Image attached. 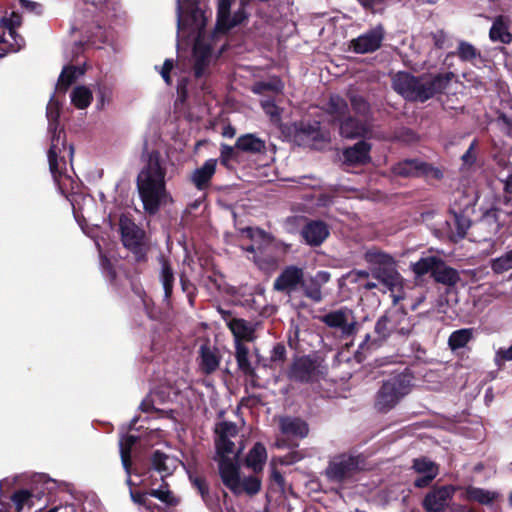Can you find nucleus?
Segmentation results:
<instances>
[{
  "label": "nucleus",
  "mask_w": 512,
  "mask_h": 512,
  "mask_svg": "<svg viewBox=\"0 0 512 512\" xmlns=\"http://www.w3.org/2000/svg\"><path fill=\"white\" fill-rule=\"evenodd\" d=\"M141 160L143 166L136 177V188L144 211L153 216L171 200L166 187L167 166L160 151H149L146 142Z\"/></svg>",
  "instance_id": "nucleus-1"
},
{
  "label": "nucleus",
  "mask_w": 512,
  "mask_h": 512,
  "mask_svg": "<svg viewBox=\"0 0 512 512\" xmlns=\"http://www.w3.org/2000/svg\"><path fill=\"white\" fill-rule=\"evenodd\" d=\"M393 307H390L375 322L373 334L367 333L355 352V359L361 363L381 348L390 339H406L414 329V323L403 307L397 304L403 295L392 294Z\"/></svg>",
  "instance_id": "nucleus-2"
},
{
  "label": "nucleus",
  "mask_w": 512,
  "mask_h": 512,
  "mask_svg": "<svg viewBox=\"0 0 512 512\" xmlns=\"http://www.w3.org/2000/svg\"><path fill=\"white\" fill-rule=\"evenodd\" d=\"M46 115L49 121V129L53 132L51 145L47 153L49 170L59 192L67 196L74 189V180L66 173V156L72 159L74 148L72 145L67 148L65 133L62 129L57 132L60 103L54 95L47 105Z\"/></svg>",
  "instance_id": "nucleus-3"
},
{
  "label": "nucleus",
  "mask_w": 512,
  "mask_h": 512,
  "mask_svg": "<svg viewBox=\"0 0 512 512\" xmlns=\"http://www.w3.org/2000/svg\"><path fill=\"white\" fill-rule=\"evenodd\" d=\"M453 77L452 72H426L416 76L408 71H399L392 77V88L406 101L424 103L442 94Z\"/></svg>",
  "instance_id": "nucleus-4"
},
{
  "label": "nucleus",
  "mask_w": 512,
  "mask_h": 512,
  "mask_svg": "<svg viewBox=\"0 0 512 512\" xmlns=\"http://www.w3.org/2000/svg\"><path fill=\"white\" fill-rule=\"evenodd\" d=\"M363 258L371 266V276L385 285L392 294L397 287H401L402 277L392 255L371 247L365 251Z\"/></svg>",
  "instance_id": "nucleus-5"
},
{
  "label": "nucleus",
  "mask_w": 512,
  "mask_h": 512,
  "mask_svg": "<svg viewBox=\"0 0 512 512\" xmlns=\"http://www.w3.org/2000/svg\"><path fill=\"white\" fill-rule=\"evenodd\" d=\"M413 374L408 368L384 381L375 398V409L387 413L407 395L412 387Z\"/></svg>",
  "instance_id": "nucleus-6"
},
{
  "label": "nucleus",
  "mask_w": 512,
  "mask_h": 512,
  "mask_svg": "<svg viewBox=\"0 0 512 512\" xmlns=\"http://www.w3.org/2000/svg\"><path fill=\"white\" fill-rule=\"evenodd\" d=\"M366 457L363 454L342 453L329 461L325 470L327 479L335 483H345L365 469Z\"/></svg>",
  "instance_id": "nucleus-7"
},
{
  "label": "nucleus",
  "mask_w": 512,
  "mask_h": 512,
  "mask_svg": "<svg viewBox=\"0 0 512 512\" xmlns=\"http://www.w3.org/2000/svg\"><path fill=\"white\" fill-rule=\"evenodd\" d=\"M119 226L123 246L133 254L137 263L146 262L149 247L145 242V231L127 217L120 218Z\"/></svg>",
  "instance_id": "nucleus-8"
},
{
  "label": "nucleus",
  "mask_w": 512,
  "mask_h": 512,
  "mask_svg": "<svg viewBox=\"0 0 512 512\" xmlns=\"http://www.w3.org/2000/svg\"><path fill=\"white\" fill-rule=\"evenodd\" d=\"M187 3L186 11L178 0L177 5V28L178 31L189 30L190 34H197L196 39H200L203 36L207 17L205 12L198 7L196 0H185Z\"/></svg>",
  "instance_id": "nucleus-9"
},
{
  "label": "nucleus",
  "mask_w": 512,
  "mask_h": 512,
  "mask_svg": "<svg viewBox=\"0 0 512 512\" xmlns=\"http://www.w3.org/2000/svg\"><path fill=\"white\" fill-rule=\"evenodd\" d=\"M320 361L317 357L305 355L294 359L289 366L286 375L290 381L308 384L319 380L322 373L320 370Z\"/></svg>",
  "instance_id": "nucleus-10"
},
{
  "label": "nucleus",
  "mask_w": 512,
  "mask_h": 512,
  "mask_svg": "<svg viewBox=\"0 0 512 512\" xmlns=\"http://www.w3.org/2000/svg\"><path fill=\"white\" fill-rule=\"evenodd\" d=\"M48 489V487L41 491H37V489H18L11 494L4 493L0 489V512H21L25 506L33 507L36 501L41 499L45 490Z\"/></svg>",
  "instance_id": "nucleus-11"
},
{
  "label": "nucleus",
  "mask_w": 512,
  "mask_h": 512,
  "mask_svg": "<svg viewBox=\"0 0 512 512\" xmlns=\"http://www.w3.org/2000/svg\"><path fill=\"white\" fill-rule=\"evenodd\" d=\"M231 4L232 0H219L216 22V31L219 33L225 34L242 24L253 10L249 5L243 6L241 0L239 9L231 17Z\"/></svg>",
  "instance_id": "nucleus-12"
},
{
  "label": "nucleus",
  "mask_w": 512,
  "mask_h": 512,
  "mask_svg": "<svg viewBox=\"0 0 512 512\" xmlns=\"http://www.w3.org/2000/svg\"><path fill=\"white\" fill-rule=\"evenodd\" d=\"M320 321L331 329L339 330L343 339L354 336L358 330L353 311L346 307L326 313Z\"/></svg>",
  "instance_id": "nucleus-13"
},
{
  "label": "nucleus",
  "mask_w": 512,
  "mask_h": 512,
  "mask_svg": "<svg viewBox=\"0 0 512 512\" xmlns=\"http://www.w3.org/2000/svg\"><path fill=\"white\" fill-rule=\"evenodd\" d=\"M385 29L379 24L350 41L349 48L357 54L373 53L381 48Z\"/></svg>",
  "instance_id": "nucleus-14"
},
{
  "label": "nucleus",
  "mask_w": 512,
  "mask_h": 512,
  "mask_svg": "<svg viewBox=\"0 0 512 512\" xmlns=\"http://www.w3.org/2000/svg\"><path fill=\"white\" fill-rule=\"evenodd\" d=\"M455 490L452 485L433 487L423 498L422 507L426 512H444Z\"/></svg>",
  "instance_id": "nucleus-15"
},
{
  "label": "nucleus",
  "mask_w": 512,
  "mask_h": 512,
  "mask_svg": "<svg viewBox=\"0 0 512 512\" xmlns=\"http://www.w3.org/2000/svg\"><path fill=\"white\" fill-rule=\"evenodd\" d=\"M304 270L296 265L286 266L274 280L273 288L278 292L290 295L303 282Z\"/></svg>",
  "instance_id": "nucleus-16"
},
{
  "label": "nucleus",
  "mask_w": 512,
  "mask_h": 512,
  "mask_svg": "<svg viewBox=\"0 0 512 512\" xmlns=\"http://www.w3.org/2000/svg\"><path fill=\"white\" fill-rule=\"evenodd\" d=\"M330 280L331 273L326 270H320L315 275L309 277L304 275L300 288L306 298L314 303H320L323 300L322 287Z\"/></svg>",
  "instance_id": "nucleus-17"
},
{
  "label": "nucleus",
  "mask_w": 512,
  "mask_h": 512,
  "mask_svg": "<svg viewBox=\"0 0 512 512\" xmlns=\"http://www.w3.org/2000/svg\"><path fill=\"white\" fill-rule=\"evenodd\" d=\"M219 475L225 485L234 495L240 494V470L238 465L229 457H222L218 462Z\"/></svg>",
  "instance_id": "nucleus-18"
},
{
  "label": "nucleus",
  "mask_w": 512,
  "mask_h": 512,
  "mask_svg": "<svg viewBox=\"0 0 512 512\" xmlns=\"http://www.w3.org/2000/svg\"><path fill=\"white\" fill-rule=\"evenodd\" d=\"M187 473L192 487L197 490L207 508L212 512H218L221 509L219 498L216 494L210 492L205 476L192 470H188Z\"/></svg>",
  "instance_id": "nucleus-19"
},
{
  "label": "nucleus",
  "mask_w": 512,
  "mask_h": 512,
  "mask_svg": "<svg viewBox=\"0 0 512 512\" xmlns=\"http://www.w3.org/2000/svg\"><path fill=\"white\" fill-rule=\"evenodd\" d=\"M192 56L194 59L193 73L196 79H201L208 74L210 60L212 56V47L200 39H196Z\"/></svg>",
  "instance_id": "nucleus-20"
},
{
  "label": "nucleus",
  "mask_w": 512,
  "mask_h": 512,
  "mask_svg": "<svg viewBox=\"0 0 512 512\" xmlns=\"http://www.w3.org/2000/svg\"><path fill=\"white\" fill-rule=\"evenodd\" d=\"M217 163V159L210 158L191 173L189 180L197 190L205 191L211 186L212 178L216 173Z\"/></svg>",
  "instance_id": "nucleus-21"
},
{
  "label": "nucleus",
  "mask_w": 512,
  "mask_h": 512,
  "mask_svg": "<svg viewBox=\"0 0 512 512\" xmlns=\"http://www.w3.org/2000/svg\"><path fill=\"white\" fill-rule=\"evenodd\" d=\"M372 145L365 140H360L351 147L343 150L344 163L351 166L368 164L371 161L370 151Z\"/></svg>",
  "instance_id": "nucleus-22"
},
{
  "label": "nucleus",
  "mask_w": 512,
  "mask_h": 512,
  "mask_svg": "<svg viewBox=\"0 0 512 512\" xmlns=\"http://www.w3.org/2000/svg\"><path fill=\"white\" fill-rule=\"evenodd\" d=\"M339 123L340 134L344 138H364L371 133V128L367 122L352 117L350 114L340 120Z\"/></svg>",
  "instance_id": "nucleus-23"
},
{
  "label": "nucleus",
  "mask_w": 512,
  "mask_h": 512,
  "mask_svg": "<svg viewBox=\"0 0 512 512\" xmlns=\"http://www.w3.org/2000/svg\"><path fill=\"white\" fill-rule=\"evenodd\" d=\"M158 263L160 264L158 279L164 290V301L170 303L176 280L175 272L171 261L164 255L158 257Z\"/></svg>",
  "instance_id": "nucleus-24"
},
{
  "label": "nucleus",
  "mask_w": 512,
  "mask_h": 512,
  "mask_svg": "<svg viewBox=\"0 0 512 512\" xmlns=\"http://www.w3.org/2000/svg\"><path fill=\"white\" fill-rule=\"evenodd\" d=\"M279 429L283 435L296 439H304L309 434L308 423L300 417H281L279 419Z\"/></svg>",
  "instance_id": "nucleus-25"
},
{
  "label": "nucleus",
  "mask_w": 512,
  "mask_h": 512,
  "mask_svg": "<svg viewBox=\"0 0 512 512\" xmlns=\"http://www.w3.org/2000/svg\"><path fill=\"white\" fill-rule=\"evenodd\" d=\"M301 234L307 244L319 246L329 236V228L321 220H312L303 227Z\"/></svg>",
  "instance_id": "nucleus-26"
},
{
  "label": "nucleus",
  "mask_w": 512,
  "mask_h": 512,
  "mask_svg": "<svg viewBox=\"0 0 512 512\" xmlns=\"http://www.w3.org/2000/svg\"><path fill=\"white\" fill-rule=\"evenodd\" d=\"M199 359L200 370L205 375L214 373L220 364L218 349L216 347H212L209 342L200 346Z\"/></svg>",
  "instance_id": "nucleus-27"
},
{
  "label": "nucleus",
  "mask_w": 512,
  "mask_h": 512,
  "mask_svg": "<svg viewBox=\"0 0 512 512\" xmlns=\"http://www.w3.org/2000/svg\"><path fill=\"white\" fill-rule=\"evenodd\" d=\"M235 148L252 155L264 154L267 149L265 140L253 133H247L238 137L235 142Z\"/></svg>",
  "instance_id": "nucleus-28"
},
{
  "label": "nucleus",
  "mask_w": 512,
  "mask_h": 512,
  "mask_svg": "<svg viewBox=\"0 0 512 512\" xmlns=\"http://www.w3.org/2000/svg\"><path fill=\"white\" fill-rule=\"evenodd\" d=\"M85 73V69L75 65H66L63 67L57 84L56 92L65 95L68 89L76 82L79 76Z\"/></svg>",
  "instance_id": "nucleus-29"
},
{
  "label": "nucleus",
  "mask_w": 512,
  "mask_h": 512,
  "mask_svg": "<svg viewBox=\"0 0 512 512\" xmlns=\"http://www.w3.org/2000/svg\"><path fill=\"white\" fill-rule=\"evenodd\" d=\"M267 461V450L263 443L256 442L249 450L246 458L245 465L252 469L254 473H259Z\"/></svg>",
  "instance_id": "nucleus-30"
},
{
  "label": "nucleus",
  "mask_w": 512,
  "mask_h": 512,
  "mask_svg": "<svg viewBox=\"0 0 512 512\" xmlns=\"http://www.w3.org/2000/svg\"><path fill=\"white\" fill-rule=\"evenodd\" d=\"M432 278L435 282L447 286H454L460 280L458 271L452 267L447 266L441 258L439 259L437 268L434 269Z\"/></svg>",
  "instance_id": "nucleus-31"
},
{
  "label": "nucleus",
  "mask_w": 512,
  "mask_h": 512,
  "mask_svg": "<svg viewBox=\"0 0 512 512\" xmlns=\"http://www.w3.org/2000/svg\"><path fill=\"white\" fill-rule=\"evenodd\" d=\"M421 160L417 158L404 159L392 166V173L403 178H419Z\"/></svg>",
  "instance_id": "nucleus-32"
},
{
  "label": "nucleus",
  "mask_w": 512,
  "mask_h": 512,
  "mask_svg": "<svg viewBox=\"0 0 512 512\" xmlns=\"http://www.w3.org/2000/svg\"><path fill=\"white\" fill-rule=\"evenodd\" d=\"M464 496L469 502H476L481 505H490L497 500L499 494L480 487L468 486L465 489Z\"/></svg>",
  "instance_id": "nucleus-33"
},
{
  "label": "nucleus",
  "mask_w": 512,
  "mask_h": 512,
  "mask_svg": "<svg viewBox=\"0 0 512 512\" xmlns=\"http://www.w3.org/2000/svg\"><path fill=\"white\" fill-rule=\"evenodd\" d=\"M447 223L450 226L453 237L458 240L463 239L471 225L469 212L450 214V219L447 220Z\"/></svg>",
  "instance_id": "nucleus-34"
},
{
  "label": "nucleus",
  "mask_w": 512,
  "mask_h": 512,
  "mask_svg": "<svg viewBox=\"0 0 512 512\" xmlns=\"http://www.w3.org/2000/svg\"><path fill=\"white\" fill-rule=\"evenodd\" d=\"M235 350L238 369L247 377H256L255 368L249 360V348L243 342L238 341Z\"/></svg>",
  "instance_id": "nucleus-35"
},
{
  "label": "nucleus",
  "mask_w": 512,
  "mask_h": 512,
  "mask_svg": "<svg viewBox=\"0 0 512 512\" xmlns=\"http://www.w3.org/2000/svg\"><path fill=\"white\" fill-rule=\"evenodd\" d=\"M326 112L333 116L336 121H340L349 114V106L343 97L332 94L326 103Z\"/></svg>",
  "instance_id": "nucleus-36"
},
{
  "label": "nucleus",
  "mask_w": 512,
  "mask_h": 512,
  "mask_svg": "<svg viewBox=\"0 0 512 512\" xmlns=\"http://www.w3.org/2000/svg\"><path fill=\"white\" fill-rule=\"evenodd\" d=\"M489 37L493 42L509 44L512 41V34L508 30L503 16H497L489 31Z\"/></svg>",
  "instance_id": "nucleus-37"
},
{
  "label": "nucleus",
  "mask_w": 512,
  "mask_h": 512,
  "mask_svg": "<svg viewBox=\"0 0 512 512\" xmlns=\"http://www.w3.org/2000/svg\"><path fill=\"white\" fill-rule=\"evenodd\" d=\"M228 328L234 335L235 345H237L238 341H250L253 338L254 331L249 325V323L244 319L236 318L234 320H230L228 322Z\"/></svg>",
  "instance_id": "nucleus-38"
},
{
  "label": "nucleus",
  "mask_w": 512,
  "mask_h": 512,
  "mask_svg": "<svg viewBox=\"0 0 512 512\" xmlns=\"http://www.w3.org/2000/svg\"><path fill=\"white\" fill-rule=\"evenodd\" d=\"M454 56H458L459 59L463 62H473L475 59L481 57V52L471 43L461 40L458 43L457 51L449 52L446 55L445 62L448 60V58Z\"/></svg>",
  "instance_id": "nucleus-39"
},
{
  "label": "nucleus",
  "mask_w": 512,
  "mask_h": 512,
  "mask_svg": "<svg viewBox=\"0 0 512 512\" xmlns=\"http://www.w3.org/2000/svg\"><path fill=\"white\" fill-rule=\"evenodd\" d=\"M473 339V329L462 328L453 331L448 338V346L452 351L464 348Z\"/></svg>",
  "instance_id": "nucleus-40"
},
{
  "label": "nucleus",
  "mask_w": 512,
  "mask_h": 512,
  "mask_svg": "<svg viewBox=\"0 0 512 512\" xmlns=\"http://www.w3.org/2000/svg\"><path fill=\"white\" fill-rule=\"evenodd\" d=\"M440 257L427 256L420 258L417 262L411 264L412 271L417 277H423L427 274L431 276L434 273V269L437 268Z\"/></svg>",
  "instance_id": "nucleus-41"
},
{
  "label": "nucleus",
  "mask_w": 512,
  "mask_h": 512,
  "mask_svg": "<svg viewBox=\"0 0 512 512\" xmlns=\"http://www.w3.org/2000/svg\"><path fill=\"white\" fill-rule=\"evenodd\" d=\"M473 210V200L470 195L463 191L453 194V201L449 207V214L469 212Z\"/></svg>",
  "instance_id": "nucleus-42"
},
{
  "label": "nucleus",
  "mask_w": 512,
  "mask_h": 512,
  "mask_svg": "<svg viewBox=\"0 0 512 512\" xmlns=\"http://www.w3.org/2000/svg\"><path fill=\"white\" fill-rule=\"evenodd\" d=\"M255 265L263 271H269L277 266V258L268 252L267 248L258 247V253L253 256Z\"/></svg>",
  "instance_id": "nucleus-43"
},
{
  "label": "nucleus",
  "mask_w": 512,
  "mask_h": 512,
  "mask_svg": "<svg viewBox=\"0 0 512 512\" xmlns=\"http://www.w3.org/2000/svg\"><path fill=\"white\" fill-rule=\"evenodd\" d=\"M138 437L135 435L127 434L120 441V456L121 462L124 470H128L130 467V463H132L131 459V450L133 446L137 443Z\"/></svg>",
  "instance_id": "nucleus-44"
},
{
  "label": "nucleus",
  "mask_w": 512,
  "mask_h": 512,
  "mask_svg": "<svg viewBox=\"0 0 512 512\" xmlns=\"http://www.w3.org/2000/svg\"><path fill=\"white\" fill-rule=\"evenodd\" d=\"M149 498L154 497L162 502V505L175 507L179 500L174 496L173 492L168 489V484L164 483L157 489L148 490Z\"/></svg>",
  "instance_id": "nucleus-45"
},
{
  "label": "nucleus",
  "mask_w": 512,
  "mask_h": 512,
  "mask_svg": "<svg viewBox=\"0 0 512 512\" xmlns=\"http://www.w3.org/2000/svg\"><path fill=\"white\" fill-rule=\"evenodd\" d=\"M92 99V92L85 86H77L71 93V102L78 109L87 108Z\"/></svg>",
  "instance_id": "nucleus-46"
},
{
  "label": "nucleus",
  "mask_w": 512,
  "mask_h": 512,
  "mask_svg": "<svg viewBox=\"0 0 512 512\" xmlns=\"http://www.w3.org/2000/svg\"><path fill=\"white\" fill-rule=\"evenodd\" d=\"M297 136H305L306 138L317 140L320 134V123L300 121L294 124Z\"/></svg>",
  "instance_id": "nucleus-47"
},
{
  "label": "nucleus",
  "mask_w": 512,
  "mask_h": 512,
  "mask_svg": "<svg viewBox=\"0 0 512 512\" xmlns=\"http://www.w3.org/2000/svg\"><path fill=\"white\" fill-rule=\"evenodd\" d=\"M490 267L495 274H503L512 270V249L490 262Z\"/></svg>",
  "instance_id": "nucleus-48"
},
{
  "label": "nucleus",
  "mask_w": 512,
  "mask_h": 512,
  "mask_svg": "<svg viewBox=\"0 0 512 512\" xmlns=\"http://www.w3.org/2000/svg\"><path fill=\"white\" fill-rule=\"evenodd\" d=\"M412 468L416 473L421 475L430 474L431 472L432 474L439 473L438 465L435 462L429 460L427 457L413 459Z\"/></svg>",
  "instance_id": "nucleus-49"
},
{
  "label": "nucleus",
  "mask_w": 512,
  "mask_h": 512,
  "mask_svg": "<svg viewBox=\"0 0 512 512\" xmlns=\"http://www.w3.org/2000/svg\"><path fill=\"white\" fill-rule=\"evenodd\" d=\"M349 101L351 103V107L353 111L360 116L366 117L369 115L371 107L367 99L358 94H349Z\"/></svg>",
  "instance_id": "nucleus-50"
},
{
  "label": "nucleus",
  "mask_w": 512,
  "mask_h": 512,
  "mask_svg": "<svg viewBox=\"0 0 512 512\" xmlns=\"http://www.w3.org/2000/svg\"><path fill=\"white\" fill-rule=\"evenodd\" d=\"M261 480L256 476H248L240 480V494L245 492L247 495L253 496L261 490Z\"/></svg>",
  "instance_id": "nucleus-51"
},
{
  "label": "nucleus",
  "mask_w": 512,
  "mask_h": 512,
  "mask_svg": "<svg viewBox=\"0 0 512 512\" xmlns=\"http://www.w3.org/2000/svg\"><path fill=\"white\" fill-rule=\"evenodd\" d=\"M365 11L372 14H382L391 0H357Z\"/></svg>",
  "instance_id": "nucleus-52"
},
{
  "label": "nucleus",
  "mask_w": 512,
  "mask_h": 512,
  "mask_svg": "<svg viewBox=\"0 0 512 512\" xmlns=\"http://www.w3.org/2000/svg\"><path fill=\"white\" fill-rule=\"evenodd\" d=\"M420 177L425 178L426 180H441L444 177L443 171L433 166L431 163L425 162L421 160L420 164Z\"/></svg>",
  "instance_id": "nucleus-53"
},
{
  "label": "nucleus",
  "mask_w": 512,
  "mask_h": 512,
  "mask_svg": "<svg viewBox=\"0 0 512 512\" xmlns=\"http://www.w3.org/2000/svg\"><path fill=\"white\" fill-rule=\"evenodd\" d=\"M429 37L435 49L442 50L449 48L452 45L448 34L443 29L431 32Z\"/></svg>",
  "instance_id": "nucleus-54"
},
{
  "label": "nucleus",
  "mask_w": 512,
  "mask_h": 512,
  "mask_svg": "<svg viewBox=\"0 0 512 512\" xmlns=\"http://www.w3.org/2000/svg\"><path fill=\"white\" fill-rule=\"evenodd\" d=\"M182 291L186 294L189 305L194 307L197 295V287L184 274L180 275Z\"/></svg>",
  "instance_id": "nucleus-55"
},
{
  "label": "nucleus",
  "mask_w": 512,
  "mask_h": 512,
  "mask_svg": "<svg viewBox=\"0 0 512 512\" xmlns=\"http://www.w3.org/2000/svg\"><path fill=\"white\" fill-rule=\"evenodd\" d=\"M168 456L160 450L154 451L151 457V463L154 470L159 473L169 474V468L166 465Z\"/></svg>",
  "instance_id": "nucleus-56"
},
{
  "label": "nucleus",
  "mask_w": 512,
  "mask_h": 512,
  "mask_svg": "<svg viewBox=\"0 0 512 512\" xmlns=\"http://www.w3.org/2000/svg\"><path fill=\"white\" fill-rule=\"evenodd\" d=\"M261 107L269 116L270 121L273 123H278L281 120V111L280 108L275 104L273 100H265L261 102Z\"/></svg>",
  "instance_id": "nucleus-57"
},
{
  "label": "nucleus",
  "mask_w": 512,
  "mask_h": 512,
  "mask_svg": "<svg viewBox=\"0 0 512 512\" xmlns=\"http://www.w3.org/2000/svg\"><path fill=\"white\" fill-rule=\"evenodd\" d=\"M234 446V443L227 437H218L216 440V451L220 458L228 457L233 453Z\"/></svg>",
  "instance_id": "nucleus-58"
},
{
  "label": "nucleus",
  "mask_w": 512,
  "mask_h": 512,
  "mask_svg": "<svg viewBox=\"0 0 512 512\" xmlns=\"http://www.w3.org/2000/svg\"><path fill=\"white\" fill-rule=\"evenodd\" d=\"M3 26L10 31V34L15 33V29L22 23V16L20 13L13 11L9 17L2 19Z\"/></svg>",
  "instance_id": "nucleus-59"
},
{
  "label": "nucleus",
  "mask_w": 512,
  "mask_h": 512,
  "mask_svg": "<svg viewBox=\"0 0 512 512\" xmlns=\"http://www.w3.org/2000/svg\"><path fill=\"white\" fill-rule=\"evenodd\" d=\"M235 146L232 147L228 144H221L219 161L224 162L225 159L231 161H238V153L236 152Z\"/></svg>",
  "instance_id": "nucleus-60"
},
{
  "label": "nucleus",
  "mask_w": 512,
  "mask_h": 512,
  "mask_svg": "<svg viewBox=\"0 0 512 512\" xmlns=\"http://www.w3.org/2000/svg\"><path fill=\"white\" fill-rule=\"evenodd\" d=\"M130 497H131V500L135 504L142 506L143 509L147 506V504L151 500V498H149L148 491L141 492V491H134L133 489H130Z\"/></svg>",
  "instance_id": "nucleus-61"
},
{
  "label": "nucleus",
  "mask_w": 512,
  "mask_h": 512,
  "mask_svg": "<svg viewBox=\"0 0 512 512\" xmlns=\"http://www.w3.org/2000/svg\"><path fill=\"white\" fill-rule=\"evenodd\" d=\"M217 432L219 433V437L229 438V436H235L237 433L236 425L231 422H222L219 425Z\"/></svg>",
  "instance_id": "nucleus-62"
},
{
  "label": "nucleus",
  "mask_w": 512,
  "mask_h": 512,
  "mask_svg": "<svg viewBox=\"0 0 512 512\" xmlns=\"http://www.w3.org/2000/svg\"><path fill=\"white\" fill-rule=\"evenodd\" d=\"M501 361H512V345L509 348H500L495 355V362L500 367Z\"/></svg>",
  "instance_id": "nucleus-63"
},
{
  "label": "nucleus",
  "mask_w": 512,
  "mask_h": 512,
  "mask_svg": "<svg viewBox=\"0 0 512 512\" xmlns=\"http://www.w3.org/2000/svg\"><path fill=\"white\" fill-rule=\"evenodd\" d=\"M171 508V506L159 505L151 499L142 512H171Z\"/></svg>",
  "instance_id": "nucleus-64"
}]
</instances>
